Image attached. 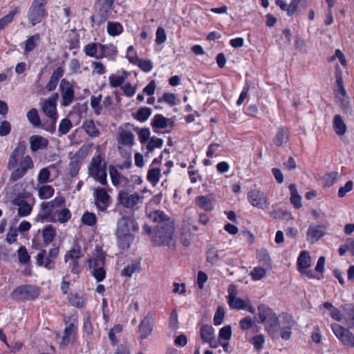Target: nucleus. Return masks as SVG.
Segmentation results:
<instances>
[{
    "mask_svg": "<svg viewBox=\"0 0 354 354\" xmlns=\"http://www.w3.org/2000/svg\"><path fill=\"white\" fill-rule=\"evenodd\" d=\"M59 90L62 97V105L64 106L70 105L73 102L75 96L73 85L64 79L60 82Z\"/></svg>",
    "mask_w": 354,
    "mask_h": 354,
    "instance_id": "obj_9",
    "label": "nucleus"
},
{
    "mask_svg": "<svg viewBox=\"0 0 354 354\" xmlns=\"http://www.w3.org/2000/svg\"><path fill=\"white\" fill-rule=\"evenodd\" d=\"M29 142L30 149L33 152L46 148L48 145V139L39 135L30 136L29 138Z\"/></svg>",
    "mask_w": 354,
    "mask_h": 354,
    "instance_id": "obj_19",
    "label": "nucleus"
},
{
    "mask_svg": "<svg viewBox=\"0 0 354 354\" xmlns=\"http://www.w3.org/2000/svg\"><path fill=\"white\" fill-rule=\"evenodd\" d=\"M39 40L40 36L39 34H35L28 37V39L26 41L24 53H28L32 51L37 46Z\"/></svg>",
    "mask_w": 354,
    "mask_h": 354,
    "instance_id": "obj_37",
    "label": "nucleus"
},
{
    "mask_svg": "<svg viewBox=\"0 0 354 354\" xmlns=\"http://www.w3.org/2000/svg\"><path fill=\"white\" fill-rule=\"evenodd\" d=\"M288 139V130L286 128H279L274 138V142L277 147H281Z\"/></svg>",
    "mask_w": 354,
    "mask_h": 354,
    "instance_id": "obj_33",
    "label": "nucleus"
},
{
    "mask_svg": "<svg viewBox=\"0 0 354 354\" xmlns=\"http://www.w3.org/2000/svg\"><path fill=\"white\" fill-rule=\"evenodd\" d=\"M259 322L265 326L269 334L274 335L279 330V323L276 314L267 306L261 304L258 306Z\"/></svg>",
    "mask_w": 354,
    "mask_h": 354,
    "instance_id": "obj_3",
    "label": "nucleus"
},
{
    "mask_svg": "<svg viewBox=\"0 0 354 354\" xmlns=\"http://www.w3.org/2000/svg\"><path fill=\"white\" fill-rule=\"evenodd\" d=\"M39 295V289L32 285H22L16 288L10 297L16 300H34Z\"/></svg>",
    "mask_w": 354,
    "mask_h": 354,
    "instance_id": "obj_4",
    "label": "nucleus"
},
{
    "mask_svg": "<svg viewBox=\"0 0 354 354\" xmlns=\"http://www.w3.org/2000/svg\"><path fill=\"white\" fill-rule=\"evenodd\" d=\"M206 260L208 263H210L212 265L216 264L220 260L218 251L213 248L209 249L206 252Z\"/></svg>",
    "mask_w": 354,
    "mask_h": 354,
    "instance_id": "obj_44",
    "label": "nucleus"
},
{
    "mask_svg": "<svg viewBox=\"0 0 354 354\" xmlns=\"http://www.w3.org/2000/svg\"><path fill=\"white\" fill-rule=\"evenodd\" d=\"M139 199L140 196L136 193L129 194L127 192H122L119 194L120 203L125 207H133L138 203Z\"/></svg>",
    "mask_w": 354,
    "mask_h": 354,
    "instance_id": "obj_17",
    "label": "nucleus"
},
{
    "mask_svg": "<svg viewBox=\"0 0 354 354\" xmlns=\"http://www.w3.org/2000/svg\"><path fill=\"white\" fill-rule=\"evenodd\" d=\"M68 300L70 303L75 307L82 308L84 306L85 301L84 298L78 294H70Z\"/></svg>",
    "mask_w": 354,
    "mask_h": 354,
    "instance_id": "obj_50",
    "label": "nucleus"
},
{
    "mask_svg": "<svg viewBox=\"0 0 354 354\" xmlns=\"http://www.w3.org/2000/svg\"><path fill=\"white\" fill-rule=\"evenodd\" d=\"M118 239V246L122 250H127L130 248L133 240L132 234H115Z\"/></svg>",
    "mask_w": 354,
    "mask_h": 354,
    "instance_id": "obj_26",
    "label": "nucleus"
},
{
    "mask_svg": "<svg viewBox=\"0 0 354 354\" xmlns=\"http://www.w3.org/2000/svg\"><path fill=\"white\" fill-rule=\"evenodd\" d=\"M32 210L31 206L26 201H21L19 203L18 214L21 216L28 215Z\"/></svg>",
    "mask_w": 354,
    "mask_h": 354,
    "instance_id": "obj_55",
    "label": "nucleus"
},
{
    "mask_svg": "<svg viewBox=\"0 0 354 354\" xmlns=\"http://www.w3.org/2000/svg\"><path fill=\"white\" fill-rule=\"evenodd\" d=\"M19 261L21 263H26L29 261L30 255L24 246H21L18 250Z\"/></svg>",
    "mask_w": 354,
    "mask_h": 354,
    "instance_id": "obj_60",
    "label": "nucleus"
},
{
    "mask_svg": "<svg viewBox=\"0 0 354 354\" xmlns=\"http://www.w3.org/2000/svg\"><path fill=\"white\" fill-rule=\"evenodd\" d=\"M117 48L113 44H106L103 45L100 44V50L99 53V57H109L113 58V57L116 54Z\"/></svg>",
    "mask_w": 354,
    "mask_h": 354,
    "instance_id": "obj_28",
    "label": "nucleus"
},
{
    "mask_svg": "<svg viewBox=\"0 0 354 354\" xmlns=\"http://www.w3.org/2000/svg\"><path fill=\"white\" fill-rule=\"evenodd\" d=\"M250 203L254 207L265 209L268 207V203L266 196L259 190H251L248 195Z\"/></svg>",
    "mask_w": 354,
    "mask_h": 354,
    "instance_id": "obj_12",
    "label": "nucleus"
},
{
    "mask_svg": "<svg viewBox=\"0 0 354 354\" xmlns=\"http://www.w3.org/2000/svg\"><path fill=\"white\" fill-rule=\"evenodd\" d=\"M71 217L70 210L67 208H64L58 212L57 221L61 223H65L70 220Z\"/></svg>",
    "mask_w": 354,
    "mask_h": 354,
    "instance_id": "obj_57",
    "label": "nucleus"
},
{
    "mask_svg": "<svg viewBox=\"0 0 354 354\" xmlns=\"http://www.w3.org/2000/svg\"><path fill=\"white\" fill-rule=\"evenodd\" d=\"M26 117L34 127H39L41 126V120L36 109H31L27 113Z\"/></svg>",
    "mask_w": 354,
    "mask_h": 354,
    "instance_id": "obj_39",
    "label": "nucleus"
},
{
    "mask_svg": "<svg viewBox=\"0 0 354 354\" xmlns=\"http://www.w3.org/2000/svg\"><path fill=\"white\" fill-rule=\"evenodd\" d=\"M82 127L86 133L92 138H98L101 134L100 129L93 120H84Z\"/></svg>",
    "mask_w": 354,
    "mask_h": 354,
    "instance_id": "obj_20",
    "label": "nucleus"
},
{
    "mask_svg": "<svg viewBox=\"0 0 354 354\" xmlns=\"http://www.w3.org/2000/svg\"><path fill=\"white\" fill-rule=\"evenodd\" d=\"M129 61L138 65L142 71L145 72L150 71L153 68V64L151 61L147 59H140L136 56L129 57Z\"/></svg>",
    "mask_w": 354,
    "mask_h": 354,
    "instance_id": "obj_31",
    "label": "nucleus"
},
{
    "mask_svg": "<svg viewBox=\"0 0 354 354\" xmlns=\"http://www.w3.org/2000/svg\"><path fill=\"white\" fill-rule=\"evenodd\" d=\"M105 257L103 253L97 252L95 256L88 260L90 268L95 269L104 266Z\"/></svg>",
    "mask_w": 354,
    "mask_h": 354,
    "instance_id": "obj_30",
    "label": "nucleus"
},
{
    "mask_svg": "<svg viewBox=\"0 0 354 354\" xmlns=\"http://www.w3.org/2000/svg\"><path fill=\"white\" fill-rule=\"evenodd\" d=\"M323 226H310L307 232V240L310 243H315L323 236Z\"/></svg>",
    "mask_w": 354,
    "mask_h": 354,
    "instance_id": "obj_22",
    "label": "nucleus"
},
{
    "mask_svg": "<svg viewBox=\"0 0 354 354\" xmlns=\"http://www.w3.org/2000/svg\"><path fill=\"white\" fill-rule=\"evenodd\" d=\"M344 308L345 310V319L348 326L351 328H354V305H346Z\"/></svg>",
    "mask_w": 354,
    "mask_h": 354,
    "instance_id": "obj_40",
    "label": "nucleus"
},
{
    "mask_svg": "<svg viewBox=\"0 0 354 354\" xmlns=\"http://www.w3.org/2000/svg\"><path fill=\"white\" fill-rule=\"evenodd\" d=\"M50 176V172L49 171V169L48 168H43L40 170V171L39 173L37 181L40 184L46 183L48 181Z\"/></svg>",
    "mask_w": 354,
    "mask_h": 354,
    "instance_id": "obj_59",
    "label": "nucleus"
},
{
    "mask_svg": "<svg viewBox=\"0 0 354 354\" xmlns=\"http://www.w3.org/2000/svg\"><path fill=\"white\" fill-rule=\"evenodd\" d=\"M228 304L232 308L234 309H244L246 308V304L245 302L242 299L236 296L234 297H232L228 299Z\"/></svg>",
    "mask_w": 354,
    "mask_h": 354,
    "instance_id": "obj_46",
    "label": "nucleus"
},
{
    "mask_svg": "<svg viewBox=\"0 0 354 354\" xmlns=\"http://www.w3.org/2000/svg\"><path fill=\"white\" fill-rule=\"evenodd\" d=\"M282 320L279 323V330L281 329V337L284 339H289L291 337V328L294 325V320L291 316L288 314H283L281 317Z\"/></svg>",
    "mask_w": 354,
    "mask_h": 354,
    "instance_id": "obj_14",
    "label": "nucleus"
},
{
    "mask_svg": "<svg viewBox=\"0 0 354 354\" xmlns=\"http://www.w3.org/2000/svg\"><path fill=\"white\" fill-rule=\"evenodd\" d=\"M26 146L24 142H19L11 153L8 169L12 171L10 176V182H16L23 178L28 170L33 169L34 162L29 155H26Z\"/></svg>",
    "mask_w": 354,
    "mask_h": 354,
    "instance_id": "obj_1",
    "label": "nucleus"
},
{
    "mask_svg": "<svg viewBox=\"0 0 354 354\" xmlns=\"http://www.w3.org/2000/svg\"><path fill=\"white\" fill-rule=\"evenodd\" d=\"M57 234L56 229L52 225H48L42 230V237L46 245L51 243Z\"/></svg>",
    "mask_w": 354,
    "mask_h": 354,
    "instance_id": "obj_27",
    "label": "nucleus"
},
{
    "mask_svg": "<svg viewBox=\"0 0 354 354\" xmlns=\"http://www.w3.org/2000/svg\"><path fill=\"white\" fill-rule=\"evenodd\" d=\"M72 127V123L68 118L63 119L59 126L58 132L61 135L66 134Z\"/></svg>",
    "mask_w": 354,
    "mask_h": 354,
    "instance_id": "obj_52",
    "label": "nucleus"
},
{
    "mask_svg": "<svg viewBox=\"0 0 354 354\" xmlns=\"http://www.w3.org/2000/svg\"><path fill=\"white\" fill-rule=\"evenodd\" d=\"M76 329L77 328L73 323H70L66 326L64 330L62 339L60 342L61 346L64 347L75 341L76 336Z\"/></svg>",
    "mask_w": 354,
    "mask_h": 354,
    "instance_id": "obj_18",
    "label": "nucleus"
},
{
    "mask_svg": "<svg viewBox=\"0 0 354 354\" xmlns=\"http://www.w3.org/2000/svg\"><path fill=\"white\" fill-rule=\"evenodd\" d=\"M138 230V226L133 218L123 216L118 221L115 234H132Z\"/></svg>",
    "mask_w": 354,
    "mask_h": 354,
    "instance_id": "obj_10",
    "label": "nucleus"
},
{
    "mask_svg": "<svg viewBox=\"0 0 354 354\" xmlns=\"http://www.w3.org/2000/svg\"><path fill=\"white\" fill-rule=\"evenodd\" d=\"M335 77L337 91L342 96H345L346 93L343 84L342 72L341 71H339L337 68L336 71Z\"/></svg>",
    "mask_w": 354,
    "mask_h": 354,
    "instance_id": "obj_54",
    "label": "nucleus"
},
{
    "mask_svg": "<svg viewBox=\"0 0 354 354\" xmlns=\"http://www.w3.org/2000/svg\"><path fill=\"white\" fill-rule=\"evenodd\" d=\"M339 174L337 171H333L329 174H327L324 177V183L326 187H331L337 178H338Z\"/></svg>",
    "mask_w": 354,
    "mask_h": 354,
    "instance_id": "obj_58",
    "label": "nucleus"
},
{
    "mask_svg": "<svg viewBox=\"0 0 354 354\" xmlns=\"http://www.w3.org/2000/svg\"><path fill=\"white\" fill-rule=\"evenodd\" d=\"M93 275L97 281H102L106 275V271L104 268V266L93 269Z\"/></svg>",
    "mask_w": 354,
    "mask_h": 354,
    "instance_id": "obj_64",
    "label": "nucleus"
},
{
    "mask_svg": "<svg viewBox=\"0 0 354 354\" xmlns=\"http://www.w3.org/2000/svg\"><path fill=\"white\" fill-rule=\"evenodd\" d=\"M139 271V266L137 264L133 263L131 265H129L127 267L124 268L122 270V276H127L131 277L132 274L136 272Z\"/></svg>",
    "mask_w": 354,
    "mask_h": 354,
    "instance_id": "obj_61",
    "label": "nucleus"
},
{
    "mask_svg": "<svg viewBox=\"0 0 354 354\" xmlns=\"http://www.w3.org/2000/svg\"><path fill=\"white\" fill-rule=\"evenodd\" d=\"M18 10L16 9L15 11H12L7 15L0 19V30L5 27L7 24L12 21L14 16L17 13Z\"/></svg>",
    "mask_w": 354,
    "mask_h": 354,
    "instance_id": "obj_62",
    "label": "nucleus"
},
{
    "mask_svg": "<svg viewBox=\"0 0 354 354\" xmlns=\"http://www.w3.org/2000/svg\"><path fill=\"white\" fill-rule=\"evenodd\" d=\"M45 16V8H37L33 5L30 6L28 12V17L32 26L40 23Z\"/></svg>",
    "mask_w": 354,
    "mask_h": 354,
    "instance_id": "obj_16",
    "label": "nucleus"
},
{
    "mask_svg": "<svg viewBox=\"0 0 354 354\" xmlns=\"http://www.w3.org/2000/svg\"><path fill=\"white\" fill-rule=\"evenodd\" d=\"M109 174L114 185H118L120 183V176L118 171L115 169L114 167H109Z\"/></svg>",
    "mask_w": 354,
    "mask_h": 354,
    "instance_id": "obj_63",
    "label": "nucleus"
},
{
    "mask_svg": "<svg viewBox=\"0 0 354 354\" xmlns=\"http://www.w3.org/2000/svg\"><path fill=\"white\" fill-rule=\"evenodd\" d=\"M151 109L142 107L138 110L134 118L140 122H144L151 115Z\"/></svg>",
    "mask_w": 354,
    "mask_h": 354,
    "instance_id": "obj_45",
    "label": "nucleus"
},
{
    "mask_svg": "<svg viewBox=\"0 0 354 354\" xmlns=\"http://www.w3.org/2000/svg\"><path fill=\"white\" fill-rule=\"evenodd\" d=\"M82 256L83 254L80 246L75 245L74 248L66 252L64 257V261L66 263H67L69 260H78V259Z\"/></svg>",
    "mask_w": 354,
    "mask_h": 354,
    "instance_id": "obj_34",
    "label": "nucleus"
},
{
    "mask_svg": "<svg viewBox=\"0 0 354 354\" xmlns=\"http://www.w3.org/2000/svg\"><path fill=\"white\" fill-rule=\"evenodd\" d=\"M156 245L174 249L176 246L174 220L164 212L156 210Z\"/></svg>",
    "mask_w": 354,
    "mask_h": 354,
    "instance_id": "obj_2",
    "label": "nucleus"
},
{
    "mask_svg": "<svg viewBox=\"0 0 354 354\" xmlns=\"http://www.w3.org/2000/svg\"><path fill=\"white\" fill-rule=\"evenodd\" d=\"M271 268H267L266 267H255L250 272V276L254 281L262 279L266 275V271Z\"/></svg>",
    "mask_w": 354,
    "mask_h": 354,
    "instance_id": "obj_41",
    "label": "nucleus"
},
{
    "mask_svg": "<svg viewBox=\"0 0 354 354\" xmlns=\"http://www.w3.org/2000/svg\"><path fill=\"white\" fill-rule=\"evenodd\" d=\"M41 109L46 115L51 120V123L50 124L46 127L43 126V127L46 131L53 133L56 129L55 123L57 119L56 104L45 100L41 105Z\"/></svg>",
    "mask_w": 354,
    "mask_h": 354,
    "instance_id": "obj_7",
    "label": "nucleus"
},
{
    "mask_svg": "<svg viewBox=\"0 0 354 354\" xmlns=\"http://www.w3.org/2000/svg\"><path fill=\"white\" fill-rule=\"evenodd\" d=\"M158 102H164L171 106L176 104V96L174 93H165L158 100Z\"/></svg>",
    "mask_w": 354,
    "mask_h": 354,
    "instance_id": "obj_49",
    "label": "nucleus"
},
{
    "mask_svg": "<svg viewBox=\"0 0 354 354\" xmlns=\"http://www.w3.org/2000/svg\"><path fill=\"white\" fill-rule=\"evenodd\" d=\"M122 26L118 22H108L107 31L110 35L116 36L122 32Z\"/></svg>",
    "mask_w": 354,
    "mask_h": 354,
    "instance_id": "obj_43",
    "label": "nucleus"
},
{
    "mask_svg": "<svg viewBox=\"0 0 354 354\" xmlns=\"http://www.w3.org/2000/svg\"><path fill=\"white\" fill-rule=\"evenodd\" d=\"M258 259L263 266L266 267L267 268H271V259L268 253L266 250L261 251L258 254Z\"/></svg>",
    "mask_w": 354,
    "mask_h": 354,
    "instance_id": "obj_51",
    "label": "nucleus"
},
{
    "mask_svg": "<svg viewBox=\"0 0 354 354\" xmlns=\"http://www.w3.org/2000/svg\"><path fill=\"white\" fill-rule=\"evenodd\" d=\"M54 189L50 185H43L39 189V196L41 199H47L54 194Z\"/></svg>",
    "mask_w": 354,
    "mask_h": 354,
    "instance_id": "obj_48",
    "label": "nucleus"
},
{
    "mask_svg": "<svg viewBox=\"0 0 354 354\" xmlns=\"http://www.w3.org/2000/svg\"><path fill=\"white\" fill-rule=\"evenodd\" d=\"M37 263L39 266H44L48 269H53L55 267L54 261L47 255L45 250H42L37 256Z\"/></svg>",
    "mask_w": 354,
    "mask_h": 354,
    "instance_id": "obj_24",
    "label": "nucleus"
},
{
    "mask_svg": "<svg viewBox=\"0 0 354 354\" xmlns=\"http://www.w3.org/2000/svg\"><path fill=\"white\" fill-rule=\"evenodd\" d=\"M333 332L335 336L344 345L354 347V335L348 330L338 324L331 325Z\"/></svg>",
    "mask_w": 354,
    "mask_h": 354,
    "instance_id": "obj_8",
    "label": "nucleus"
},
{
    "mask_svg": "<svg viewBox=\"0 0 354 354\" xmlns=\"http://www.w3.org/2000/svg\"><path fill=\"white\" fill-rule=\"evenodd\" d=\"M289 189L290 191V200L291 203L293 205V206L295 208H297V209L300 208L302 206L301 203V198L300 195L298 194L296 185L295 184H290L289 185Z\"/></svg>",
    "mask_w": 354,
    "mask_h": 354,
    "instance_id": "obj_32",
    "label": "nucleus"
},
{
    "mask_svg": "<svg viewBox=\"0 0 354 354\" xmlns=\"http://www.w3.org/2000/svg\"><path fill=\"white\" fill-rule=\"evenodd\" d=\"M89 147L88 146H82L71 158L69 163V174L72 177H75L78 174L80 167V160L81 157H84V153H86Z\"/></svg>",
    "mask_w": 354,
    "mask_h": 354,
    "instance_id": "obj_13",
    "label": "nucleus"
},
{
    "mask_svg": "<svg viewBox=\"0 0 354 354\" xmlns=\"http://www.w3.org/2000/svg\"><path fill=\"white\" fill-rule=\"evenodd\" d=\"M96 216L93 213L85 212L82 216V222L87 225L92 226L96 223Z\"/></svg>",
    "mask_w": 354,
    "mask_h": 354,
    "instance_id": "obj_53",
    "label": "nucleus"
},
{
    "mask_svg": "<svg viewBox=\"0 0 354 354\" xmlns=\"http://www.w3.org/2000/svg\"><path fill=\"white\" fill-rule=\"evenodd\" d=\"M64 203L65 198L63 196H58L51 201L42 203L41 206L43 214L38 215L37 218V221L43 222L44 221H55V219L51 216L53 210L61 207L64 204Z\"/></svg>",
    "mask_w": 354,
    "mask_h": 354,
    "instance_id": "obj_5",
    "label": "nucleus"
},
{
    "mask_svg": "<svg viewBox=\"0 0 354 354\" xmlns=\"http://www.w3.org/2000/svg\"><path fill=\"white\" fill-rule=\"evenodd\" d=\"M298 270L306 269L310 266V257L308 252L303 251L297 259Z\"/></svg>",
    "mask_w": 354,
    "mask_h": 354,
    "instance_id": "obj_35",
    "label": "nucleus"
},
{
    "mask_svg": "<svg viewBox=\"0 0 354 354\" xmlns=\"http://www.w3.org/2000/svg\"><path fill=\"white\" fill-rule=\"evenodd\" d=\"M333 128L339 136H342L346 131V125L340 115H335L333 119Z\"/></svg>",
    "mask_w": 354,
    "mask_h": 354,
    "instance_id": "obj_29",
    "label": "nucleus"
},
{
    "mask_svg": "<svg viewBox=\"0 0 354 354\" xmlns=\"http://www.w3.org/2000/svg\"><path fill=\"white\" fill-rule=\"evenodd\" d=\"M102 95H99L97 97L92 96L91 98V106L94 113L97 115L101 114L102 110V106L100 105Z\"/></svg>",
    "mask_w": 354,
    "mask_h": 354,
    "instance_id": "obj_47",
    "label": "nucleus"
},
{
    "mask_svg": "<svg viewBox=\"0 0 354 354\" xmlns=\"http://www.w3.org/2000/svg\"><path fill=\"white\" fill-rule=\"evenodd\" d=\"M153 327L150 325L149 319L145 318L140 325V333L142 338H146L151 334Z\"/></svg>",
    "mask_w": 354,
    "mask_h": 354,
    "instance_id": "obj_38",
    "label": "nucleus"
},
{
    "mask_svg": "<svg viewBox=\"0 0 354 354\" xmlns=\"http://www.w3.org/2000/svg\"><path fill=\"white\" fill-rule=\"evenodd\" d=\"M110 196L104 189L98 188L95 192V205L98 209L105 211L109 203Z\"/></svg>",
    "mask_w": 354,
    "mask_h": 354,
    "instance_id": "obj_15",
    "label": "nucleus"
},
{
    "mask_svg": "<svg viewBox=\"0 0 354 354\" xmlns=\"http://www.w3.org/2000/svg\"><path fill=\"white\" fill-rule=\"evenodd\" d=\"M118 142L120 145L131 147L134 142V135L130 131L120 129Z\"/></svg>",
    "mask_w": 354,
    "mask_h": 354,
    "instance_id": "obj_21",
    "label": "nucleus"
},
{
    "mask_svg": "<svg viewBox=\"0 0 354 354\" xmlns=\"http://www.w3.org/2000/svg\"><path fill=\"white\" fill-rule=\"evenodd\" d=\"M113 0H98L95 4L97 15L100 17V22L106 21L111 14Z\"/></svg>",
    "mask_w": 354,
    "mask_h": 354,
    "instance_id": "obj_11",
    "label": "nucleus"
},
{
    "mask_svg": "<svg viewBox=\"0 0 354 354\" xmlns=\"http://www.w3.org/2000/svg\"><path fill=\"white\" fill-rule=\"evenodd\" d=\"M196 204L205 211H212L213 209V198L211 195L199 196L195 199Z\"/></svg>",
    "mask_w": 354,
    "mask_h": 354,
    "instance_id": "obj_23",
    "label": "nucleus"
},
{
    "mask_svg": "<svg viewBox=\"0 0 354 354\" xmlns=\"http://www.w3.org/2000/svg\"><path fill=\"white\" fill-rule=\"evenodd\" d=\"M100 50V43H91L87 44L84 48V51L86 55L90 57H95L96 59H100L99 57V53Z\"/></svg>",
    "mask_w": 354,
    "mask_h": 354,
    "instance_id": "obj_36",
    "label": "nucleus"
},
{
    "mask_svg": "<svg viewBox=\"0 0 354 354\" xmlns=\"http://www.w3.org/2000/svg\"><path fill=\"white\" fill-rule=\"evenodd\" d=\"M174 127L171 118H167L160 114H156V129H165V132H170Z\"/></svg>",
    "mask_w": 354,
    "mask_h": 354,
    "instance_id": "obj_25",
    "label": "nucleus"
},
{
    "mask_svg": "<svg viewBox=\"0 0 354 354\" xmlns=\"http://www.w3.org/2000/svg\"><path fill=\"white\" fill-rule=\"evenodd\" d=\"M134 130L138 133L139 140L142 143L147 142L150 136V131L147 128H135Z\"/></svg>",
    "mask_w": 354,
    "mask_h": 354,
    "instance_id": "obj_56",
    "label": "nucleus"
},
{
    "mask_svg": "<svg viewBox=\"0 0 354 354\" xmlns=\"http://www.w3.org/2000/svg\"><path fill=\"white\" fill-rule=\"evenodd\" d=\"M201 337L202 339L207 342L214 337V328L209 325H203L201 328Z\"/></svg>",
    "mask_w": 354,
    "mask_h": 354,
    "instance_id": "obj_42",
    "label": "nucleus"
},
{
    "mask_svg": "<svg viewBox=\"0 0 354 354\" xmlns=\"http://www.w3.org/2000/svg\"><path fill=\"white\" fill-rule=\"evenodd\" d=\"M90 175L102 185L106 184V172L105 164L102 163L101 156L93 157L89 167Z\"/></svg>",
    "mask_w": 354,
    "mask_h": 354,
    "instance_id": "obj_6",
    "label": "nucleus"
}]
</instances>
